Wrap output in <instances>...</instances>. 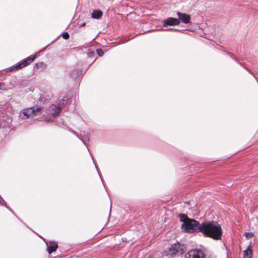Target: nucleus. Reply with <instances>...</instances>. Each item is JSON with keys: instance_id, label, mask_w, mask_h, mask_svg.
Wrapping results in <instances>:
<instances>
[{"instance_id": "1", "label": "nucleus", "mask_w": 258, "mask_h": 258, "mask_svg": "<svg viewBox=\"0 0 258 258\" xmlns=\"http://www.w3.org/2000/svg\"><path fill=\"white\" fill-rule=\"evenodd\" d=\"M201 232L205 236L218 240L221 237L222 231L220 225L217 222L206 221L202 223Z\"/></svg>"}, {"instance_id": "2", "label": "nucleus", "mask_w": 258, "mask_h": 258, "mask_svg": "<svg viewBox=\"0 0 258 258\" xmlns=\"http://www.w3.org/2000/svg\"><path fill=\"white\" fill-rule=\"evenodd\" d=\"M181 221L183 222L181 228L187 233L200 232L201 230L202 224L198 221L188 218L185 214L179 215Z\"/></svg>"}, {"instance_id": "3", "label": "nucleus", "mask_w": 258, "mask_h": 258, "mask_svg": "<svg viewBox=\"0 0 258 258\" xmlns=\"http://www.w3.org/2000/svg\"><path fill=\"white\" fill-rule=\"evenodd\" d=\"M41 110V108L37 106L24 108L20 111L19 117L21 119H26L30 116L34 117L40 114Z\"/></svg>"}, {"instance_id": "4", "label": "nucleus", "mask_w": 258, "mask_h": 258, "mask_svg": "<svg viewBox=\"0 0 258 258\" xmlns=\"http://www.w3.org/2000/svg\"><path fill=\"white\" fill-rule=\"evenodd\" d=\"M184 245L179 242H176L171 245L168 250L165 252V255L174 256L182 254L184 251Z\"/></svg>"}, {"instance_id": "5", "label": "nucleus", "mask_w": 258, "mask_h": 258, "mask_svg": "<svg viewBox=\"0 0 258 258\" xmlns=\"http://www.w3.org/2000/svg\"><path fill=\"white\" fill-rule=\"evenodd\" d=\"M61 110V108L60 106H56L54 105H51L49 109L51 117H49V119H47V117L45 118V120L47 122L52 121L54 118L59 115Z\"/></svg>"}, {"instance_id": "6", "label": "nucleus", "mask_w": 258, "mask_h": 258, "mask_svg": "<svg viewBox=\"0 0 258 258\" xmlns=\"http://www.w3.org/2000/svg\"><path fill=\"white\" fill-rule=\"evenodd\" d=\"M184 258H205V255L202 250L195 249L189 250Z\"/></svg>"}, {"instance_id": "7", "label": "nucleus", "mask_w": 258, "mask_h": 258, "mask_svg": "<svg viewBox=\"0 0 258 258\" xmlns=\"http://www.w3.org/2000/svg\"><path fill=\"white\" fill-rule=\"evenodd\" d=\"M36 57L37 54L28 57L27 58L24 59L21 62L13 67V69H12V70H13L14 69L18 70L29 65L33 61Z\"/></svg>"}, {"instance_id": "8", "label": "nucleus", "mask_w": 258, "mask_h": 258, "mask_svg": "<svg viewBox=\"0 0 258 258\" xmlns=\"http://www.w3.org/2000/svg\"><path fill=\"white\" fill-rule=\"evenodd\" d=\"M180 24V21L176 18L169 17L163 21V26L167 27L169 26H176Z\"/></svg>"}, {"instance_id": "9", "label": "nucleus", "mask_w": 258, "mask_h": 258, "mask_svg": "<svg viewBox=\"0 0 258 258\" xmlns=\"http://www.w3.org/2000/svg\"><path fill=\"white\" fill-rule=\"evenodd\" d=\"M177 16L178 17V20L180 22H182L185 24H187L190 22V17L189 15L185 13H182L181 12H177Z\"/></svg>"}, {"instance_id": "10", "label": "nucleus", "mask_w": 258, "mask_h": 258, "mask_svg": "<svg viewBox=\"0 0 258 258\" xmlns=\"http://www.w3.org/2000/svg\"><path fill=\"white\" fill-rule=\"evenodd\" d=\"M47 246V251L49 253L56 251L57 248V244L54 241H50L49 243H46Z\"/></svg>"}, {"instance_id": "11", "label": "nucleus", "mask_w": 258, "mask_h": 258, "mask_svg": "<svg viewBox=\"0 0 258 258\" xmlns=\"http://www.w3.org/2000/svg\"><path fill=\"white\" fill-rule=\"evenodd\" d=\"M252 249L250 245L243 251V258H251L252 257Z\"/></svg>"}, {"instance_id": "12", "label": "nucleus", "mask_w": 258, "mask_h": 258, "mask_svg": "<svg viewBox=\"0 0 258 258\" xmlns=\"http://www.w3.org/2000/svg\"><path fill=\"white\" fill-rule=\"evenodd\" d=\"M102 12L101 10H95L92 12L91 16L93 18L99 19L102 17Z\"/></svg>"}, {"instance_id": "13", "label": "nucleus", "mask_w": 258, "mask_h": 258, "mask_svg": "<svg viewBox=\"0 0 258 258\" xmlns=\"http://www.w3.org/2000/svg\"><path fill=\"white\" fill-rule=\"evenodd\" d=\"M96 51L98 55L100 56H102L104 54V52L101 49H97Z\"/></svg>"}, {"instance_id": "14", "label": "nucleus", "mask_w": 258, "mask_h": 258, "mask_svg": "<svg viewBox=\"0 0 258 258\" xmlns=\"http://www.w3.org/2000/svg\"><path fill=\"white\" fill-rule=\"evenodd\" d=\"M62 37L65 39H68L69 37V34L68 32H64L62 34Z\"/></svg>"}, {"instance_id": "15", "label": "nucleus", "mask_w": 258, "mask_h": 258, "mask_svg": "<svg viewBox=\"0 0 258 258\" xmlns=\"http://www.w3.org/2000/svg\"><path fill=\"white\" fill-rule=\"evenodd\" d=\"M65 102H67V100H62L61 101V103H60V104H61V105H63V106H64V104H65Z\"/></svg>"}, {"instance_id": "16", "label": "nucleus", "mask_w": 258, "mask_h": 258, "mask_svg": "<svg viewBox=\"0 0 258 258\" xmlns=\"http://www.w3.org/2000/svg\"><path fill=\"white\" fill-rule=\"evenodd\" d=\"M246 236H249L250 237H251L252 236V234L251 233H247L246 234Z\"/></svg>"}, {"instance_id": "17", "label": "nucleus", "mask_w": 258, "mask_h": 258, "mask_svg": "<svg viewBox=\"0 0 258 258\" xmlns=\"http://www.w3.org/2000/svg\"><path fill=\"white\" fill-rule=\"evenodd\" d=\"M2 202H5L4 200L0 197V204H1Z\"/></svg>"}, {"instance_id": "18", "label": "nucleus", "mask_w": 258, "mask_h": 258, "mask_svg": "<svg viewBox=\"0 0 258 258\" xmlns=\"http://www.w3.org/2000/svg\"><path fill=\"white\" fill-rule=\"evenodd\" d=\"M73 133L75 135H76V136H77L78 137H79V136H78V134H77V133H76L75 131H73Z\"/></svg>"}, {"instance_id": "19", "label": "nucleus", "mask_w": 258, "mask_h": 258, "mask_svg": "<svg viewBox=\"0 0 258 258\" xmlns=\"http://www.w3.org/2000/svg\"><path fill=\"white\" fill-rule=\"evenodd\" d=\"M85 23H83V24H82L81 25V26H85Z\"/></svg>"}, {"instance_id": "20", "label": "nucleus", "mask_w": 258, "mask_h": 258, "mask_svg": "<svg viewBox=\"0 0 258 258\" xmlns=\"http://www.w3.org/2000/svg\"><path fill=\"white\" fill-rule=\"evenodd\" d=\"M256 78V79L257 80V82H258V78H256V77H255Z\"/></svg>"}]
</instances>
